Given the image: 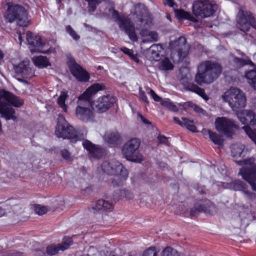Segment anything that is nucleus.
Masks as SVG:
<instances>
[{
	"mask_svg": "<svg viewBox=\"0 0 256 256\" xmlns=\"http://www.w3.org/2000/svg\"><path fill=\"white\" fill-rule=\"evenodd\" d=\"M2 100L16 108L22 106L24 104V100L8 91L4 90L0 92V114L6 120H16V118L14 115V109L8 104L3 102Z\"/></svg>",
	"mask_w": 256,
	"mask_h": 256,
	"instance_id": "f257e3e1",
	"label": "nucleus"
},
{
	"mask_svg": "<svg viewBox=\"0 0 256 256\" xmlns=\"http://www.w3.org/2000/svg\"><path fill=\"white\" fill-rule=\"evenodd\" d=\"M101 168L104 172L114 176L112 181L114 186H122L128 177V170L118 161L104 162Z\"/></svg>",
	"mask_w": 256,
	"mask_h": 256,
	"instance_id": "f03ea898",
	"label": "nucleus"
},
{
	"mask_svg": "<svg viewBox=\"0 0 256 256\" xmlns=\"http://www.w3.org/2000/svg\"><path fill=\"white\" fill-rule=\"evenodd\" d=\"M204 65V71L198 72L195 76V82L200 86L213 82L220 76L222 70L221 64L216 62L207 60Z\"/></svg>",
	"mask_w": 256,
	"mask_h": 256,
	"instance_id": "7ed1b4c3",
	"label": "nucleus"
},
{
	"mask_svg": "<svg viewBox=\"0 0 256 256\" xmlns=\"http://www.w3.org/2000/svg\"><path fill=\"white\" fill-rule=\"evenodd\" d=\"M6 5L7 8L4 12V17L6 22L10 23L16 22L18 25L22 27L28 26V14L24 6L10 2Z\"/></svg>",
	"mask_w": 256,
	"mask_h": 256,
	"instance_id": "20e7f679",
	"label": "nucleus"
},
{
	"mask_svg": "<svg viewBox=\"0 0 256 256\" xmlns=\"http://www.w3.org/2000/svg\"><path fill=\"white\" fill-rule=\"evenodd\" d=\"M236 163L240 166H244L240 169L238 174L247 182L252 190L256 191V163L253 157L236 160Z\"/></svg>",
	"mask_w": 256,
	"mask_h": 256,
	"instance_id": "39448f33",
	"label": "nucleus"
},
{
	"mask_svg": "<svg viewBox=\"0 0 256 256\" xmlns=\"http://www.w3.org/2000/svg\"><path fill=\"white\" fill-rule=\"evenodd\" d=\"M55 134L58 138L70 140L72 143L82 140L83 137L82 134H78L77 132L62 116H60L58 119Z\"/></svg>",
	"mask_w": 256,
	"mask_h": 256,
	"instance_id": "423d86ee",
	"label": "nucleus"
},
{
	"mask_svg": "<svg viewBox=\"0 0 256 256\" xmlns=\"http://www.w3.org/2000/svg\"><path fill=\"white\" fill-rule=\"evenodd\" d=\"M222 98L233 110L243 108L246 105L244 93L237 88H232L226 90L222 95Z\"/></svg>",
	"mask_w": 256,
	"mask_h": 256,
	"instance_id": "0eeeda50",
	"label": "nucleus"
},
{
	"mask_svg": "<svg viewBox=\"0 0 256 256\" xmlns=\"http://www.w3.org/2000/svg\"><path fill=\"white\" fill-rule=\"evenodd\" d=\"M140 142L138 138H133L124 144L122 152L127 160L137 162H141L143 160V156L139 150Z\"/></svg>",
	"mask_w": 256,
	"mask_h": 256,
	"instance_id": "6e6552de",
	"label": "nucleus"
},
{
	"mask_svg": "<svg viewBox=\"0 0 256 256\" xmlns=\"http://www.w3.org/2000/svg\"><path fill=\"white\" fill-rule=\"evenodd\" d=\"M112 18L115 22H118L120 29L124 32L130 40L134 42L138 40L134 25L129 18L116 10H113Z\"/></svg>",
	"mask_w": 256,
	"mask_h": 256,
	"instance_id": "1a4fd4ad",
	"label": "nucleus"
},
{
	"mask_svg": "<svg viewBox=\"0 0 256 256\" xmlns=\"http://www.w3.org/2000/svg\"><path fill=\"white\" fill-rule=\"evenodd\" d=\"M193 14L197 17L206 18L212 16L218 10V5L210 0H196L192 5Z\"/></svg>",
	"mask_w": 256,
	"mask_h": 256,
	"instance_id": "9d476101",
	"label": "nucleus"
},
{
	"mask_svg": "<svg viewBox=\"0 0 256 256\" xmlns=\"http://www.w3.org/2000/svg\"><path fill=\"white\" fill-rule=\"evenodd\" d=\"M236 22L238 28L245 33L250 30V26L256 30V18L248 10L240 9L236 16Z\"/></svg>",
	"mask_w": 256,
	"mask_h": 256,
	"instance_id": "9b49d317",
	"label": "nucleus"
},
{
	"mask_svg": "<svg viewBox=\"0 0 256 256\" xmlns=\"http://www.w3.org/2000/svg\"><path fill=\"white\" fill-rule=\"evenodd\" d=\"M116 98L111 94L102 96L93 100L92 108L98 113H104L114 106Z\"/></svg>",
	"mask_w": 256,
	"mask_h": 256,
	"instance_id": "f8f14e48",
	"label": "nucleus"
},
{
	"mask_svg": "<svg viewBox=\"0 0 256 256\" xmlns=\"http://www.w3.org/2000/svg\"><path fill=\"white\" fill-rule=\"evenodd\" d=\"M106 89V86L104 84L94 83L92 84L78 98V104L85 105V104L87 103L90 104L92 106L93 102V100H92V96L96 94L98 92Z\"/></svg>",
	"mask_w": 256,
	"mask_h": 256,
	"instance_id": "ddd939ff",
	"label": "nucleus"
},
{
	"mask_svg": "<svg viewBox=\"0 0 256 256\" xmlns=\"http://www.w3.org/2000/svg\"><path fill=\"white\" fill-rule=\"evenodd\" d=\"M216 130L227 136H231L234 134V129L238 128L234 122L226 117H218L215 120Z\"/></svg>",
	"mask_w": 256,
	"mask_h": 256,
	"instance_id": "4468645a",
	"label": "nucleus"
},
{
	"mask_svg": "<svg viewBox=\"0 0 256 256\" xmlns=\"http://www.w3.org/2000/svg\"><path fill=\"white\" fill-rule=\"evenodd\" d=\"M214 206V205L210 200L206 198L200 200L194 204V207L190 208V216L191 218L197 216L200 212L212 214V208Z\"/></svg>",
	"mask_w": 256,
	"mask_h": 256,
	"instance_id": "2eb2a0df",
	"label": "nucleus"
},
{
	"mask_svg": "<svg viewBox=\"0 0 256 256\" xmlns=\"http://www.w3.org/2000/svg\"><path fill=\"white\" fill-rule=\"evenodd\" d=\"M69 68L72 75L78 82H86L89 81L90 74L75 60L71 61Z\"/></svg>",
	"mask_w": 256,
	"mask_h": 256,
	"instance_id": "dca6fc26",
	"label": "nucleus"
},
{
	"mask_svg": "<svg viewBox=\"0 0 256 256\" xmlns=\"http://www.w3.org/2000/svg\"><path fill=\"white\" fill-rule=\"evenodd\" d=\"M82 144L88 152L89 157L99 159L104 156V150L100 146L95 144L87 139L84 140Z\"/></svg>",
	"mask_w": 256,
	"mask_h": 256,
	"instance_id": "f3484780",
	"label": "nucleus"
},
{
	"mask_svg": "<svg viewBox=\"0 0 256 256\" xmlns=\"http://www.w3.org/2000/svg\"><path fill=\"white\" fill-rule=\"evenodd\" d=\"M237 116L244 126H248L251 129L253 128L254 124H256V114L252 110H243L237 112Z\"/></svg>",
	"mask_w": 256,
	"mask_h": 256,
	"instance_id": "a211bd4d",
	"label": "nucleus"
},
{
	"mask_svg": "<svg viewBox=\"0 0 256 256\" xmlns=\"http://www.w3.org/2000/svg\"><path fill=\"white\" fill-rule=\"evenodd\" d=\"M26 39L30 45L31 51L33 52H40V49L45 44L40 36L36 35L30 31L27 32Z\"/></svg>",
	"mask_w": 256,
	"mask_h": 256,
	"instance_id": "6ab92c4d",
	"label": "nucleus"
},
{
	"mask_svg": "<svg viewBox=\"0 0 256 256\" xmlns=\"http://www.w3.org/2000/svg\"><path fill=\"white\" fill-rule=\"evenodd\" d=\"M84 105L78 104L75 110L76 117L84 122L92 121L94 118V114L89 108L84 107Z\"/></svg>",
	"mask_w": 256,
	"mask_h": 256,
	"instance_id": "aec40b11",
	"label": "nucleus"
},
{
	"mask_svg": "<svg viewBox=\"0 0 256 256\" xmlns=\"http://www.w3.org/2000/svg\"><path fill=\"white\" fill-rule=\"evenodd\" d=\"M92 208L94 213L106 214L111 212L114 208V206L112 202L100 199L92 204Z\"/></svg>",
	"mask_w": 256,
	"mask_h": 256,
	"instance_id": "412c9836",
	"label": "nucleus"
},
{
	"mask_svg": "<svg viewBox=\"0 0 256 256\" xmlns=\"http://www.w3.org/2000/svg\"><path fill=\"white\" fill-rule=\"evenodd\" d=\"M15 72L22 76L27 78L31 72V68L29 66L28 62L25 61H22L18 65L14 66Z\"/></svg>",
	"mask_w": 256,
	"mask_h": 256,
	"instance_id": "4be33fe9",
	"label": "nucleus"
},
{
	"mask_svg": "<svg viewBox=\"0 0 256 256\" xmlns=\"http://www.w3.org/2000/svg\"><path fill=\"white\" fill-rule=\"evenodd\" d=\"M186 43V39L184 36H182L174 42H171L170 45L172 48L176 51L180 56H182L183 48L185 46Z\"/></svg>",
	"mask_w": 256,
	"mask_h": 256,
	"instance_id": "5701e85b",
	"label": "nucleus"
},
{
	"mask_svg": "<svg viewBox=\"0 0 256 256\" xmlns=\"http://www.w3.org/2000/svg\"><path fill=\"white\" fill-rule=\"evenodd\" d=\"M174 122L183 128H186L190 131L194 132H196L197 128L194 124L193 120H190L186 118H182L180 120L178 117L174 116L173 118Z\"/></svg>",
	"mask_w": 256,
	"mask_h": 256,
	"instance_id": "b1692460",
	"label": "nucleus"
},
{
	"mask_svg": "<svg viewBox=\"0 0 256 256\" xmlns=\"http://www.w3.org/2000/svg\"><path fill=\"white\" fill-rule=\"evenodd\" d=\"M104 139L107 143L115 146L120 143L121 136L116 131L110 132L105 134Z\"/></svg>",
	"mask_w": 256,
	"mask_h": 256,
	"instance_id": "393cba45",
	"label": "nucleus"
},
{
	"mask_svg": "<svg viewBox=\"0 0 256 256\" xmlns=\"http://www.w3.org/2000/svg\"><path fill=\"white\" fill-rule=\"evenodd\" d=\"M186 88L190 91L194 92L198 96H201L203 99L208 100V96L206 94L205 90L204 88L199 87L198 85L189 82L187 84Z\"/></svg>",
	"mask_w": 256,
	"mask_h": 256,
	"instance_id": "a878e982",
	"label": "nucleus"
},
{
	"mask_svg": "<svg viewBox=\"0 0 256 256\" xmlns=\"http://www.w3.org/2000/svg\"><path fill=\"white\" fill-rule=\"evenodd\" d=\"M175 14L178 20H187L192 22H196V19L194 18L189 12L182 9L176 10Z\"/></svg>",
	"mask_w": 256,
	"mask_h": 256,
	"instance_id": "bb28decb",
	"label": "nucleus"
},
{
	"mask_svg": "<svg viewBox=\"0 0 256 256\" xmlns=\"http://www.w3.org/2000/svg\"><path fill=\"white\" fill-rule=\"evenodd\" d=\"M204 130L208 134L210 140L215 144L220 146H223L224 140L222 139V136L218 134L216 132L211 131L210 130H205L204 129Z\"/></svg>",
	"mask_w": 256,
	"mask_h": 256,
	"instance_id": "cd10ccee",
	"label": "nucleus"
},
{
	"mask_svg": "<svg viewBox=\"0 0 256 256\" xmlns=\"http://www.w3.org/2000/svg\"><path fill=\"white\" fill-rule=\"evenodd\" d=\"M34 62L36 66L40 68H47L50 66L48 59L46 56H42L36 57L34 59Z\"/></svg>",
	"mask_w": 256,
	"mask_h": 256,
	"instance_id": "c85d7f7f",
	"label": "nucleus"
},
{
	"mask_svg": "<svg viewBox=\"0 0 256 256\" xmlns=\"http://www.w3.org/2000/svg\"><path fill=\"white\" fill-rule=\"evenodd\" d=\"M248 83L256 90V70H250L245 73Z\"/></svg>",
	"mask_w": 256,
	"mask_h": 256,
	"instance_id": "c756f323",
	"label": "nucleus"
},
{
	"mask_svg": "<svg viewBox=\"0 0 256 256\" xmlns=\"http://www.w3.org/2000/svg\"><path fill=\"white\" fill-rule=\"evenodd\" d=\"M231 186L234 190L236 191H242L243 192L248 188V185L244 182L240 180H236L231 184Z\"/></svg>",
	"mask_w": 256,
	"mask_h": 256,
	"instance_id": "7c9ffc66",
	"label": "nucleus"
},
{
	"mask_svg": "<svg viewBox=\"0 0 256 256\" xmlns=\"http://www.w3.org/2000/svg\"><path fill=\"white\" fill-rule=\"evenodd\" d=\"M68 97V94L66 92H62L60 94L58 99V104L65 112H67L68 106L66 104V100Z\"/></svg>",
	"mask_w": 256,
	"mask_h": 256,
	"instance_id": "2f4dec72",
	"label": "nucleus"
},
{
	"mask_svg": "<svg viewBox=\"0 0 256 256\" xmlns=\"http://www.w3.org/2000/svg\"><path fill=\"white\" fill-rule=\"evenodd\" d=\"M174 64L170 62V60L167 58H164L160 63L159 68L163 70H173Z\"/></svg>",
	"mask_w": 256,
	"mask_h": 256,
	"instance_id": "473e14b6",
	"label": "nucleus"
},
{
	"mask_svg": "<svg viewBox=\"0 0 256 256\" xmlns=\"http://www.w3.org/2000/svg\"><path fill=\"white\" fill-rule=\"evenodd\" d=\"M233 61L236 64L239 66H243L246 65H250L252 66H254L252 62L248 58L246 59H242L237 56H235L233 59Z\"/></svg>",
	"mask_w": 256,
	"mask_h": 256,
	"instance_id": "72a5a7b5",
	"label": "nucleus"
},
{
	"mask_svg": "<svg viewBox=\"0 0 256 256\" xmlns=\"http://www.w3.org/2000/svg\"><path fill=\"white\" fill-rule=\"evenodd\" d=\"M162 256H180L178 252L170 246L166 248L162 252Z\"/></svg>",
	"mask_w": 256,
	"mask_h": 256,
	"instance_id": "f704fd0d",
	"label": "nucleus"
},
{
	"mask_svg": "<svg viewBox=\"0 0 256 256\" xmlns=\"http://www.w3.org/2000/svg\"><path fill=\"white\" fill-rule=\"evenodd\" d=\"M72 244L73 240L72 238L66 236L63 238L62 244H59L60 249H61V250L64 251L68 249Z\"/></svg>",
	"mask_w": 256,
	"mask_h": 256,
	"instance_id": "c9c22d12",
	"label": "nucleus"
},
{
	"mask_svg": "<svg viewBox=\"0 0 256 256\" xmlns=\"http://www.w3.org/2000/svg\"><path fill=\"white\" fill-rule=\"evenodd\" d=\"M60 250H61V249H60V246L59 244L56 246L54 244H52L46 247V252L48 255L53 256L56 254Z\"/></svg>",
	"mask_w": 256,
	"mask_h": 256,
	"instance_id": "e433bc0d",
	"label": "nucleus"
},
{
	"mask_svg": "<svg viewBox=\"0 0 256 256\" xmlns=\"http://www.w3.org/2000/svg\"><path fill=\"white\" fill-rule=\"evenodd\" d=\"M244 151L242 146H234L232 148V154L234 157H240Z\"/></svg>",
	"mask_w": 256,
	"mask_h": 256,
	"instance_id": "4c0bfd02",
	"label": "nucleus"
},
{
	"mask_svg": "<svg viewBox=\"0 0 256 256\" xmlns=\"http://www.w3.org/2000/svg\"><path fill=\"white\" fill-rule=\"evenodd\" d=\"M142 256H158V252L156 247H150L143 252Z\"/></svg>",
	"mask_w": 256,
	"mask_h": 256,
	"instance_id": "58836bf2",
	"label": "nucleus"
},
{
	"mask_svg": "<svg viewBox=\"0 0 256 256\" xmlns=\"http://www.w3.org/2000/svg\"><path fill=\"white\" fill-rule=\"evenodd\" d=\"M66 30L71 37L76 40H78L80 38V36L72 28L70 25H68L66 26Z\"/></svg>",
	"mask_w": 256,
	"mask_h": 256,
	"instance_id": "ea45409f",
	"label": "nucleus"
},
{
	"mask_svg": "<svg viewBox=\"0 0 256 256\" xmlns=\"http://www.w3.org/2000/svg\"><path fill=\"white\" fill-rule=\"evenodd\" d=\"M34 211L38 215H42L47 212V208L45 206L36 204L34 206Z\"/></svg>",
	"mask_w": 256,
	"mask_h": 256,
	"instance_id": "a19ab883",
	"label": "nucleus"
},
{
	"mask_svg": "<svg viewBox=\"0 0 256 256\" xmlns=\"http://www.w3.org/2000/svg\"><path fill=\"white\" fill-rule=\"evenodd\" d=\"M158 144H164L166 146H170V142L168 141V138L164 135L159 134L158 136Z\"/></svg>",
	"mask_w": 256,
	"mask_h": 256,
	"instance_id": "79ce46f5",
	"label": "nucleus"
},
{
	"mask_svg": "<svg viewBox=\"0 0 256 256\" xmlns=\"http://www.w3.org/2000/svg\"><path fill=\"white\" fill-rule=\"evenodd\" d=\"M178 106L182 110L187 111L188 108H192L194 106V103L192 102H186L178 104Z\"/></svg>",
	"mask_w": 256,
	"mask_h": 256,
	"instance_id": "37998d69",
	"label": "nucleus"
},
{
	"mask_svg": "<svg viewBox=\"0 0 256 256\" xmlns=\"http://www.w3.org/2000/svg\"><path fill=\"white\" fill-rule=\"evenodd\" d=\"M139 94H140V100H141L146 102V104H148L149 101L148 100L147 96H146L144 91L142 90V88H140V90H139Z\"/></svg>",
	"mask_w": 256,
	"mask_h": 256,
	"instance_id": "c03bdc74",
	"label": "nucleus"
},
{
	"mask_svg": "<svg viewBox=\"0 0 256 256\" xmlns=\"http://www.w3.org/2000/svg\"><path fill=\"white\" fill-rule=\"evenodd\" d=\"M62 156L66 160H68L70 159V152L66 149H62L60 150Z\"/></svg>",
	"mask_w": 256,
	"mask_h": 256,
	"instance_id": "a18cd8bd",
	"label": "nucleus"
},
{
	"mask_svg": "<svg viewBox=\"0 0 256 256\" xmlns=\"http://www.w3.org/2000/svg\"><path fill=\"white\" fill-rule=\"evenodd\" d=\"M244 193L247 196L248 198L252 201L256 199V194L249 191L248 188L246 189Z\"/></svg>",
	"mask_w": 256,
	"mask_h": 256,
	"instance_id": "49530a36",
	"label": "nucleus"
},
{
	"mask_svg": "<svg viewBox=\"0 0 256 256\" xmlns=\"http://www.w3.org/2000/svg\"><path fill=\"white\" fill-rule=\"evenodd\" d=\"M120 192V193L121 195L124 194V196L128 199H132L134 198V195L132 194L130 192H129L128 190H119Z\"/></svg>",
	"mask_w": 256,
	"mask_h": 256,
	"instance_id": "de8ad7c7",
	"label": "nucleus"
},
{
	"mask_svg": "<svg viewBox=\"0 0 256 256\" xmlns=\"http://www.w3.org/2000/svg\"><path fill=\"white\" fill-rule=\"evenodd\" d=\"M149 94H150L152 98L154 99V100L156 102H161L162 100V98L159 96L154 90L150 89V91L149 92Z\"/></svg>",
	"mask_w": 256,
	"mask_h": 256,
	"instance_id": "09e8293b",
	"label": "nucleus"
},
{
	"mask_svg": "<svg viewBox=\"0 0 256 256\" xmlns=\"http://www.w3.org/2000/svg\"><path fill=\"white\" fill-rule=\"evenodd\" d=\"M88 2L90 6L94 10L96 8V6L101 2L102 0H86Z\"/></svg>",
	"mask_w": 256,
	"mask_h": 256,
	"instance_id": "8fccbe9b",
	"label": "nucleus"
},
{
	"mask_svg": "<svg viewBox=\"0 0 256 256\" xmlns=\"http://www.w3.org/2000/svg\"><path fill=\"white\" fill-rule=\"evenodd\" d=\"M138 116L142 122L146 125H150L152 126V122L146 119L140 113L138 114Z\"/></svg>",
	"mask_w": 256,
	"mask_h": 256,
	"instance_id": "3c124183",
	"label": "nucleus"
},
{
	"mask_svg": "<svg viewBox=\"0 0 256 256\" xmlns=\"http://www.w3.org/2000/svg\"><path fill=\"white\" fill-rule=\"evenodd\" d=\"M172 102L169 98H166L164 100H162L160 102V104L165 108H168L169 106H170L171 102Z\"/></svg>",
	"mask_w": 256,
	"mask_h": 256,
	"instance_id": "603ef678",
	"label": "nucleus"
},
{
	"mask_svg": "<svg viewBox=\"0 0 256 256\" xmlns=\"http://www.w3.org/2000/svg\"><path fill=\"white\" fill-rule=\"evenodd\" d=\"M120 50L123 52V53L128 55V56H130L134 52V50L132 49H130L126 47H122L120 48Z\"/></svg>",
	"mask_w": 256,
	"mask_h": 256,
	"instance_id": "864d4df0",
	"label": "nucleus"
},
{
	"mask_svg": "<svg viewBox=\"0 0 256 256\" xmlns=\"http://www.w3.org/2000/svg\"><path fill=\"white\" fill-rule=\"evenodd\" d=\"M149 36L154 42H156L158 40V34L156 32L150 31Z\"/></svg>",
	"mask_w": 256,
	"mask_h": 256,
	"instance_id": "5fc2aeb1",
	"label": "nucleus"
},
{
	"mask_svg": "<svg viewBox=\"0 0 256 256\" xmlns=\"http://www.w3.org/2000/svg\"><path fill=\"white\" fill-rule=\"evenodd\" d=\"M129 57L130 58L132 61H134V62H135L136 63V64L139 63V62H140V60H139V58H138V54H134V52H133Z\"/></svg>",
	"mask_w": 256,
	"mask_h": 256,
	"instance_id": "6e6d98bb",
	"label": "nucleus"
},
{
	"mask_svg": "<svg viewBox=\"0 0 256 256\" xmlns=\"http://www.w3.org/2000/svg\"><path fill=\"white\" fill-rule=\"evenodd\" d=\"M168 109L173 112H178V107L172 102H171V104L168 108Z\"/></svg>",
	"mask_w": 256,
	"mask_h": 256,
	"instance_id": "4d7b16f0",
	"label": "nucleus"
},
{
	"mask_svg": "<svg viewBox=\"0 0 256 256\" xmlns=\"http://www.w3.org/2000/svg\"><path fill=\"white\" fill-rule=\"evenodd\" d=\"M150 32V31H149L148 30L145 28V29H142L140 31V34L142 36L145 37L146 36H149Z\"/></svg>",
	"mask_w": 256,
	"mask_h": 256,
	"instance_id": "13d9d810",
	"label": "nucleus"
},
{
	"mask_svg": "<svg viewBox=\"0 0 256 256\" xmlns=\"http://www.w3.org/2000/svg\"><path fill=\"white\" fill-rule=\"evenodd\" d=\"M194 109V112H196L197 113L200 114L202 113L203 112V110L202 108H200L198 105L195 104H194V106L192 108Z\"/></svg>",
	"mask_w": 256,
	"mask_h": 256,
	"instance_id": "bf43d9fd",
	"label": "nucleus"
},
{
	"mask_svg": "<svg viewBox=\"0 0 256 256\" xmlns=\"http://www.w3.org/2000/svg\"><path fill=\"white\" fill-rule=\"evenodd\" d=\"M36 256H45V252L40 250H36Z\"/></svg>",
	"mask_w": 256,
	"mask_h": 256,
	"instance_id": "052dcab7",
	"label": "nucleus"
},
{
	"mask_svg": "<svg viewBox=\"0 0 256 256\" xmlns=\"http://www.w3.org/2000/svg\"><path fill=\"white\" fill-rule=\"evenodd\" d=\"M166 1V3L164 2V4H167L170 7H174L175 3L174 2L173 0H165Z\"/></svg>",
	"mask_w": 256,
	"mask_h": 256,
	"instance_id": "680f3d73",
	"label": "nucleus"
},
{
	"mask_svg": "<svg viewBox=\"0 0 256 256\" xmlns=\"http://www.w3.org/2000/svg\"><path fill=\"white\" fill-rule=\"evenodd\" d=\"M18 40H20V44L21 45L22 42L23 41V39L22 38V36L21 33L20 32V33H18Z\"/></svg>",
	"mask_w": 256,
	"mask_h": 256,
	"instance_id": "e2e57ef3",
	"label": "nucleus"
},
{
	"mask_svg": "<svg viewBox=\"0 0 256 256\" xmlns=\"http://www.w3.org/2000/svg\"><path fill=\"white\" fill-rule=\"evenodd\" d=\"M4 210L0 207V218L2 217L4 214Z\"/></svg>",
	"mask_w": 256,
	"mask_h": 256,
	"instance_id": "0e129e2a",
	"label": "nucleus"
},
{
	"mask_svg": "<svg viewBox=\"0 0 256 256\" xmlns=\"http://www.w3.org/2000/svg\"><path fill=\"white\" fill-rule=\"evenodd\" d=\"M4 56V54L0 50V60H2Z\"/></svg>",
	"mask_w": 256,
	"mask_h": 256,
	"instance_id": "69168bd1",
	"label": "nucleus"
},
{
	"mask_svg": "<svg viewBox=\"0 0 256 256\" xmlns=\"http://www.w3.org/2000/svg\"><path fill=\"white\" fill-rule=\"evenodd\" d=\"M252 130L256 134V124H254V126H253V128L252 129Z\"/></svg>",
	"mask_w": 256,
	"mask_h": 256,
	"instance_id": "338daca9",
	"label": "nucleus"
},
{
	"mask_svg": "<svg viewBox=\"0 0 256 256\" xmlns=\"http://www.w3.org/2000/svg\"><path fill=\"white\" fill-rule=\"evenodd\" d=\"M18 80L20 81V82H22V79H18Z\"/></svg>",
	"mask_w": 256,
	"mask_h": 256,
	"instance_id": "774afa93",
	"label": "nucleus"
}]
</instances>
